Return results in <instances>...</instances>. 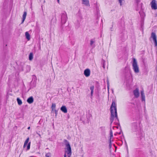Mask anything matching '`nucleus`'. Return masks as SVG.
Listing matches in <instances>:
<instances>
[{"mask_svg":"<svg viewBox=\"0 0 157 157\" xmlns=\"http://www.w3.org/2000/svg\"><path fill=\"white\" fill-rule=\"evenodd\" d=\"M111 117L110 121L111 123H112L113 121L114 118L117 119V108L116 107V104L114 101L112 102L111 104Z\"/></svg>","mask_w":157,"mask_h":157,"instance_id":"obj_1","label":"nucleus"},{"mask_svg":"<svg viewBox=\"0 0 157 157\" xmlns=\"http://www.w3.org/2000/svg\"><path fill=\"white\" fill-rule=\"evenodd\" d=\"M64 142L65 145L67 147L66 150L65 151V153L64 155V157H70L71 155V148L68 141L66 140H64Z\"/></svg>","mask_w":157,"mask_h":157,"instance_id":"obj_2","label":"nucleus"},{"mask_svg":"<svg viewBox=\"0 0 157 157\" xmlns=\"http://www.w3.org/2000/svg\"><path fill=\"white\" fill-rule=\"evenodd\" d=\"M132 66L133 69L135 73H138L139 72V67L138 65L137 62L135 58H133Z\"/></svg>","mask_w":157,"mask_h":157,"instance_id":"obj_3","label":"nucleus"},{"mask_svg":"<svg viewBox=\"0 0 157 157\" xmlns=\"http://www.w3.org/2000/svg\"><path fill=\"white\" fill-rule=\"evenodd\" d=\"M61 18L62 22L65 24L67 19V15L66 12L62 13Z\"/></svg>","mask_w":157,"mask_h":157,"instance_id":"obj_4","label":"nucleus"},{"mask_svg":"<svg viewBox=\"0 0 157 157\" xmlns=\"http://www.w3.org/2000/svg\"><path fill=\"white\" fill-rule=\"evenodd\" d=\"M151 5L152 9L154 10L157 9V3L155 0H152L151 3Z\"/></svg>","mask_w":157,"mask_h":157,"instance_id":"obj_5","label":"nucleus"},{"mask_svg":"<svg viewBox=\"0 0 157 157\" xmlns=\"http://www.w3.org/2000/svg\"><path fill=\"white\" fill-rule=\"evenodd\" d=\"M151 37L152 38L155 44V46H157V36L155 33L152 32L151 34Z\"/></svg>","mask_w":157,"mask_h":157,"instance_id":"obj_6","label":"nucleus"},{"mask_svg":"<svg viewBox=\"0 0 157 157\" xmlns=\"http://www.w3.org/2000/svg\"><path fill=\"white\" fill-rule=\"evenodd\" d=\"M90 71L89 69H85L84 72V74L86 77H89L90 75Z\"/></svg>","mask_w":157,"mask_h":157,"instance_id":"obj_7","label":"nucleus"},{"mask_svg":"<svg viewBox=\"0 0 157 157\" xmlns=\"http://www.w3.org/2000/svg\"><path fill=\"white\" fill-rule=\"evenodd\" d=\"M133 94L135 97L137 98L139 96V90L137 88L133 91Z\"/></svg>","mask_w":157,"mask_h":157,"instance_id":"obj_8","label":"nucleus"},{"mask_svg":"<svg viewBox=\"0 0 157 157\" xmlns=\"http://www.w3.org/2000/svg\"><path fill=\"white\" fill-rule=\"evenodd\" d=\"M61 110L64 113H66L67 112V109L65 106H63L60 108Z\"/></svg>","mask_w":157,"mask_h":157,"instance_id":"obj_9","label":"nucleus"},{"mask_svg":"<svg viewBox=\"0 0 157 157\" xmlns=\"http://www.w3.org/2000/svg\"><path fill=\"white\" fill-rule=\"evenodd\" d=\"M27 101L29 104L32 103L33 101V99L32 97L29 98L27 100Z\"/></svg>","mask_w":157,"mask_h":157,"instance_id":"obj_10","label":"nucleus"},{"mask_svg":"<svg viewBox=\"0 0 157 157\" xmlns=\"http://www.w3.org/2000/svg\"><path fill=\"white\" fill-rule=\"evenodd\" d=\"M141 94L142 97V101H145V96L144 93V91L142 90L141 91Z\"/></svg>","mask_w":157,"mask_h":157,"instance_id":"obj_11","label":"nucleus"},{"mask_svg":"<svg viewBox=\"0 0 157 157\" xmlns=\"http://www.w3.org/2000/svg\"><path fill=\"white\" fill-rule=\"evenodd\" d=\"M82 4L86 6H89V1L88 0H82Z\"/></svg>","mask_w":157,"mask_h":157,"instance_id":"obj_12","label":"nucleus"},{"mask_svg":"<svg viewBox=\"0 0 157 157\" xmlns=\"http://www.w3.org/2000/svg\"><path fill=\"white\" fill-rule=\"evenodd\" d=\"M26 15H27L26 12H25L24 13L23 15L22 20L21 23H23L24 22V21L25 20V19Z\"/></svg>","mask_w":157,"mask_h":157,"instance_id":"obj_13","label":"nucleus"},{"mask_svg":"<svg viewBox=\"0 0 157 157\" xmlns=\"http://www.w3.org/2000/svg\"><path fill=\"white\" fill-rule=\"evenodd\" d=\"M25 35L26 39L29 40L30 39V36L28 32H27L25 33Z\"/></svg>","mask_w":157,"mask_h":157,"instance_id":"obj_14","label":"nucleus"},{"mask_svg":"<svg viewBox=\"0 0 157 157\" xmlns=\"http://www.w3.org/2000/svg\"><path fill=\"white\" fill-rule=\"evenodd\" d=\"M29 138L28 137L27 139L25 141V142L24 143V146H23V147L24 148H25L26 147L27 144L28 143V142L29 141Z\"/></svg>","mask_w":157,"mask_h":157,"instance_id":"obj_15","label":"nucleus"},{"mask_svg":"<svg viewBox=\"0 0 157 157\" xmlns=\"http://www.w3.org/2000/svg\"><path fill=\"white\" fill-rule=\"evenodd\" d=\"M17 103L19 105H21L22 104V102L21 100L19 98H17Z\"/></svg>","mask_w":157,"mask_h":157,"instance_id":"obj_16","label":"nucleus"},{"mask_svg":"<svg viewBox=\"0 0 157 157\" xmlns=\"http://www.w3.org/2000/svg\"><path fill=\"white\" fill-rule=\"evenodd\" d=\"M33 54L32 53H30L29 56V59L30 60H31L33 59Z\"/></svg>","mask_w":157,"mask_h":157,"instance_id":"obj_17","label":"nucleus"},{"mask_svg":"<svg viewBox=\"0 0 157 157\" xmlns=\"http://www.w3.org/2000/svg\"><path fill=\"white\" fill-rule=\"evenodd\" d=\"M94 88V87L93 86H91L90 88V90H91V96H92L93 94Z\"/></svg>","mask_w":157,"mask_h":157,"instance_id":"obj_18","label":"nucleus"},{"mask_svg":"<svg viewBox=\"0 0 157 157\" xmlns=\"http://www.w3.org/2000/svg\"><path fill=\"white\" fill-rule=\"evenodd\" d=\"M110 138L109 139V141L111 142V141H112V138L113 137V133L112 131H110Z\"/></svg>","mask_w":157,"mask_h":157,"instance_id":"obj_19","label":"nucleus"},{"mask_svg":"<svg viewBox=\"0 0 157 157\" xmlns=\"http://www.w3.org/2000/svg\"><path fill=\"white\" fill-rule=\"evenodd\" d=\"M30 144H31V142H29L28 143L26 150H29L30 149Z\"/></svg>","mask_w":157,"mask_h":157,"instance_id":"obj_20","label":"nucleus"},{"mask_svg":"<svg viewBox=\"0 0 157 157\" xmlns=\"http://www.w3.org/2000/svg\"><path fill=\"white\" fill-rule=\"evenodd\" d=\"M56 105L55 104H52V110L54 109L56 107Z\"/></svg>","mask_w":157,"mask_h":157,"instance_id":"obj_21","label":"nucleus"},{"mask_svg":"<svg viewBox=\"0 0 157 157\" xmlns=\"http://www.w3.org/2000/svg\"><path fill=\"white\" fill-rule=\"evenodd\" d=\"M51 156V154L50 153H47L46 155V157H49Z\"/></svg>","mask_w":157,"mask_h":157,"instance_id":"obj_22","label":"nucleus"},{"mask_svg":"<svg viewBox=\"0 0 157 157\" xmlns=\"http://www.w3.org/2000/svg\"><path fill=\"white\" fill-rule=\"evenodd\" d=\"M94 43V41L93 40H91L90 41V45L92 46V44Z\"/></svg>","mask_w":157,"mask_h":157,"instance_id":"obj_23","label":"nucleus"},{"mask_svg":"<svg viewBox=\"0 0 157 157\" xmlns=\"http://www.w3.org/2000/svg\"><path fill=\"white\" fill-rule=\"evenodd\" d=\"M124 0H118L119 1V3H120V5L121 6V3H122V2Z\"/></svg>","mask_w":157,"mask_h":157,"instance_id":"obj_24","label":"nucleus"},{"mask_svg":"<svg viewBox=\"0 0 157 157\" xmlns=\"http://www.w3.org/2000/svg\"><path fill=\"white\" fill-rule=\"evenodd\" d=\"M109 147L110 148L111 146V142H110L109 145Z\"/></svg>","mask_w":157,"mask_h":157,"instance_id":"obj_25","label":"nucleus"},{"mask_svg":"<svg viewBox=\"0 0 157 157\" xmlns=\"http://www.w3.org/2000/svg\"><path fill=\"white\" fill-rule=\"evenodd\" d=\"M37 133V134L39 136L40 138H41V136L40 135V134H39V133Z\"/></svg>","mask_w":157,"mask_h":157,"instance_id":"obj_26","label":"nucleus"},{"mask_svg":"<svg viewBox=\"0 0 157 157\" xmlns=\"http://www.w3.org/2000/svg\"><path fill=\"white\" fill-rule=\"evenodd\" d=\"M137 2H140V0H136Z\"/></svg>","mask_w":157,"mask_h":157,"instance_id":"obj_27","label":"nucleus"},{"mask_svg":"<svg viewBox=\"0 0 157 157\" xmlns=\"http://www.w3.org/2000/svg\"><path fill=\"white\" fill-rule=\"evenodd\" d=\"M103 67L104 68H105V65L104 64H103Z\"/></svg>","mask_w":157,"mask_h":157,"instance_id":"obj_28","label":"nucleus"},{"mask_svg":"<svg viewBox=\"0 0 157 157\" xmlns=\"http://www.w3.org/2000/svg\"><path fill=\"white\" fill-rule=\"evenodd\" d=\"M57 2L59 3V0H57Z\"/></svg>","mask_w":157,"mask_h":157,"instance_id":"obj_29","label":"nucleus"},{"mask_svg":"<svg viewBox=\"0 0 157 157\" xmlns=\"http://www.w3.org/2000/svg\"><path fill=\"white\" fill-rule=\"evenodd\" d=\"M28 129H30V127H28Z\"/></svg>","mask_w":157,"mask_h":157,"instance_id":"obj_30","label":"nucleus"},{"mask_svg":"<svg viewBox=\"0 0 157 157\" xmlns=\"http://www.w3.org/2000/svg\"><path fill=\"white\" fill-rule=\"evenodd\" d=\"M108 89H109V86H108L109 83H108Z\"/></svg>","mask_w":157,"mask_h":157,"instance_id":"obj_31","label":"nucleus"},{"mask_svg":"<svg viewBox=\"0 0 157 157\" xmlns=\"http://www.w3.org/2000/svg\"><path fill=\"white\" fill-rule=\"evenodd\" d=\"M55 112H56V110H55Z\"/></svg>","mask_w":157,"mask_h":157,"instance_id":"obj_32","label":"nucleus"}]
</instances>
